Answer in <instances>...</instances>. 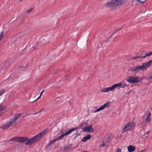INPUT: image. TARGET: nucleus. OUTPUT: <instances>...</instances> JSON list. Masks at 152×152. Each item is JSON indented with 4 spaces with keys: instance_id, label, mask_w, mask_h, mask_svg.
<instances>
[{
    "instance_id": "f257e3e1",
    "label": "nucleus",
    "mask_w": 152,
    "mask_h": 152,
    "mask_svg": "<svg viewBox=\"0 0 152 152\" xmlns=\"http://www.w3.org/2000/svg\"><path fill=\"white\" fill-rule=\"evenodd\" d=\"M47 132V130L46 129L42 132L31 139L25 137H15L10 139L9 141H13L25 143L26 145H31L36 142Z\"/></svg>"
},
{
    "instance_id": "f03ea898",
    "label": "nucleus",
    "mask_w": 152,
    "mask_h": 152,
    "mask_svg": "<svg viewBox=\"0 0 152 152\" xmlns=\"http://www.w3.org/2000/svg\"><path fill=\"white\" fill-rule=\"evenodd\" d=\"M21 114L19 113L16 114L9 121L7 122L5 124L3 125L1 127V128L2 129L4 130L8 129L10 127L12 126V124L21 116Z\"/></svg>"
},
{
    "instance_id": "7ed1b4c3",
    "label": "nucleus",
    "mask_w": 152,
    "mask_h": 152,
    "mask_svg": "<svg viewBox=\"0 0 152 152\" xmlns=\"http://www.w3.org/2000/svg\"><path fill=\"white\" fill-rule=\"evenodd\" d=\"M152 64V60H149L147 62L143 63L141 66H137L133 67L132 69V71H139L140 70H144L146 69Z\"/></svg>"
},
{
    "instance_id": "20e7f679",
    "label": "nucleus",
    "mask_w": 152,
    "mask_h": 152,
    "mask_svg": "<svg viewBox=\"0 0 152 152\" xmlns=\"http://www.w3.org/2000/svg\"><path fill=\"white\" fill-rule=\"evenodd\" d=\"M125 2V1H111L107 3L105 5L107 7H115L123 4Z\"/></svg>"
},
{
    "instance_id": "39448f33",
    "label": "nucleus",
    "mask_w": 152,
    "mask_h": 152,
    "mask_svg": "<svg viewBox=\"0 0 152 152\" xmlns=\"http://www.w3.org/2000/svg\"><path fill=\"white\" fill-rule=\"evenodd\" d=\"M123 83H120L118 84H115L111 87H109L106 88H104L101 90L102 92H107L113 90L115 88L117 87H118L122 85Z\"/></svg>"
},
{
    "instance_id": "423d86ee",
    "label": "nucleus",
    "mask_w": 152,
    "mask_h": 152,
    "mask_svg": "<svg viewBox=\"0 0 152 152\" xmlns=\"http://www.w3.org/2000/svg\"><path fill=\"white\" fill-rule=\"evenodd\" d=\"M135 125V124L133 123H129L125 125L122 130L124 132H125L126 131L132 130Z\"/></svg>"
},
{
    "instance_id": "0eeeda50",
    "label": "nucleus",
    "mask_w": 152,
    "mask_h": 152,
    "mask_svg": "<svg viewBox=\"0 0 152 152\" xmlns=\"http://www.w3.org/2000/svg\"><path fill=\"white\" fill-rule=\"evenodd\" d=\"M127 80L130 83H138V78L137 77H133L132 76L129 77V79Z\"/></svg>"
},
{
    "instance_id": "6e6552de",
    "label": "nucleus",
    "mask_w": 152,
    "mask_h": 152,
    "mask_svg": "<svg viewBox=\"0 0 152 152\" xmlns=\"http://www.w3.org/2000/svg\"><path fill=\"white\" fill-rule=\"evenodd\" d=\"M143 53H142L140 56H137V57L133 58H132V59L134 60L137 58H145L146 57L148 56H150L151 55H152V52H150L149 53L147 54L145 53V56H143Z\"/></svg>"
},
{
    "instance_id": "1a4fd4ad",
    "label": "nucleus",
    "mask_w": 152,
    "mask_h": 152,
    "mask_svg": "<svg viewBox=\"0 0 152 152\" xmlns=\"http://www.w3.org/2000/svg\"><path fill=\"white\" fill-rule=\"evenodd\" d=\"M110 104V102H107L106 103L104 104L103 106L99 107L98 109H97L94 110L95 112H96L101 110L104 109L105 107L107 106Z\"/></svg>"
},
{
    "instance_id": "9d476101",
    "label": "nucleus",
    "mask_w": 152,
    "mask_h": 152,
    "mask_svg": "<svg viewBox=\"0 0 152 152\" xmlns=\"http://www.w3.org/2000/svg\"><path fill=\"white\" fill-rule=\"evenodd\" d=\"M93 129L92 126H88L85 127L83 129V131L87 132H91L93 131Z\"/></svg>"
},
{
    "instance_id": "9b49d317",
    "label": "nucleus",
    "mask_w": 152,
    "mask_h": 152,
    "mask_svg": "<svg viewBox=\"0 0 152 152\" xmlns=\"http://www.w3.org/2000/svg\"><path fill=\"white\" fill-rule=\"evenodd\" d=\"M78 128V127H74L71 129L70 130H69V131L66 132L64 134H62L63 135H64V136H66L68 135V134H70L72 132L75 131L76 129H77Z\"/></svg>"
},
{
    "instance_id": "f8f14e48",
    "label": "nucleus",
    "mask_w": 152,
    "mask_h": 152,
    "mask_svg": "<svg viewBox=\"0 0 152 152\" xmlns=\"http://www.w3.org/2000/svg\"><path fill=\"white\" fill-rule=\"evenodd\" d=\"M128 151L129 152H134L135 150V148L132 145H130L127 148Z\"/></svg>"
},
{
    "instance_id": "ddd939ff",
    "label": "nucleus",
    "mask_w": 152,
    "mask_h": 152,
    "mask_svg": "<svg viewBox=\"0 0 152 152\" xmlns=\"http://www.w3.org/2000/svg\"><path fill=\"white\" fill-rule=\"evenodd\" d=\"M145 1H132L133 4L135 5H137L140 3L142 4L145 2Z\"/></svg>"
},
{
    "instance_id": "4468645a",
    "label": "nucleus",
    "mask_w": 152,
    "mask_h": 152,
    "mask_svg": "<svg viewBox=\"0 0 152 152\" xmlns=\"http://www.w3.org/2000/svg\"><path fill=\"white\" fill-rule=\"evenodd\" d=\"M91 135L90 134L88 135L83 138L82 141L83 142H86L87 140L90 139L91 138Z\"/></svg>"
},
{
    "instance_id": "2eb2a0df",
    "label": "nucleus",
    "mask_w": 152,
    "mask_h": 152,
    "mask_svg": "<svg viewBox=\"0 0 152 152\" xmlns=\"http://www.w3.org/2000/svg\"><path fill=\"white\" fill-rule=\"evenodd\" d=\"M6 107L2 105H0V111L2 112L4 111H5Z\"/></svg>"
},
{
    "instance_id": "dca6fc26",
    "label": "nucleus",
    "mask_w": 152,
    "mask_h": 152,
    "mask_svg": "<svg viewBox=\"0 0 152 152\" xmlns=\"http://www.w3.org/2000/svg\"><path fill=\"white\" fill-rule=\"evenodd\" d=\"M71 147V145H67L64 147V150H67L70 148Z\"/></svg>"
},
{
    "instance_id": "f3484780",
    "label": "nucleus",
    "mask_w": 152,
    "mask_h": 152,
    "mask_svg": "<svg viewBox=\"0 0 152 152\" xmlns=\"http://www.w3.org/2000/svg\"><path fill=\"white\" fill-rule=\"evenodd\" d=\"M4 35V33L3 32H2L1 33L0 35V41L3 39Z\"/></svg>"
},
{
    "instance_id": "a211bd4d",
    "label": "nucleus",
    "mask_w": 152,
    "mask_h": 152,
    "mask_svg": "<svg viewBox=\"0 0 152 152\" xmlns=\"http://www.w3.org/2000/svg\"><path fill=\"white\" fill-rule=\"evenodd\" d=\"M151 120V119L150 118V117H149L147 116L146 117L145 120V121L146 122L148 123L149 121H150Z\"/></svg>"
},
{
    "instance_id": "6ab92c4d",
    "label": "nucleus",
    "mask_w": 152,
    "mask_h": 152,
    "mask_svg": "<svg viewBox=\"0 0 152 152\" xmlns=\"http://www.w3.org/2000/svg\"><path fill=\"white\" fill-rule=\"evenodd\" d=\"M5 90L3 89L0 91V96L2 95L5 92Z\"/></svg>"
},
{
    "instance_id": "aec40b11",
    "label": "nucleus",
    "mask_w": 152,
    "mask_h": 152,
    "mask_svg": "<svg viewBox=\"0 0 152 152\" xmlns=\"http://www.w3.org/2000/svg\"><path fill=\"white\" fill-rule=\"evenodd\" d=\"M57 141V140L54 139L50 141V145H51L54 143L55 142Z\"/></svg>"
},
{
    "instance_id": "412c9836",
    "label": "nucleus",
    "mask_w": 152,
    "mask_h": 152,
    "mask_svg": "<svg viewBox=\"0 0 152 152\" xmlns=\"http://www.w3.org/2000/svg\"><path fill=\"white\" fill-rule=\"evenodd\" d=\"M44 90H43L42 91V92H41V94H40L39 96V97L36 100H35L34 101H33L32 102V103H33V102H36L37 100L38 99H39L40 97L42 95V93H43V92L44 91Z\"/></svg>"
},
{
    "instance_id": "4be33fe9",
    "label": "nucleus",
    "mask_w": 152,
    "mask_h": 152,
    "mask_svg": "<svg viewBox=\"0 0 152 152\" xmlns=\"http://www.w3.org/2000/svg\"><path fill=\"white\" fill-rule=\"evenodd\" d=\"M64 135H63L62 134H61V136H58L56 139V140H58L60 139L61 138L64 137Z\"/></svg>"
},
{
    "instance_id": "5701e85b",
    "label": "nucleus",
    "mask_w": 152,
    "mask_h": 152,
    "mask_svg": "<svg viewBox=\"0 0 152 152\" xmlns=\"http://www.w3.org/2000/svg\"><path fill=\"white\" fill-rule=\"evenodd\" d=\"M34 8H32L31 9H30L29 10H28L26 11V12L27 13H28L29 12H30L31 11H32V10L34 9Z\"/></svg>"
},
{
    "instance_id": "b1692460",
    "label": "nucleus",
    "mask_w": 152,
    "mask_h": 152,
    "mask_svg": "<svg viewBox=\"0 0 152 152\" xmlns=\"http://www.w3.org/2000/svg\"><path fill=\"white\" fill-rule=\"evenodd\" d=\"M121 149L120 148H118L117 149V150L116 151V152H121Z\"/></svg>"
},
{
    "instance_id": "393cba45",
    "label": "nucleus",
    "mask_w": 152,
    "mask_h": 152,
    "mask_svg": "<svg viewBox=\"0 0 152 152\" xmlns=\"http://www.w3.org/2000/svg\"><path fill=\"white\" fill-rule=\"evenodd\" d=\"M44 109H42V110H40V111H39L38 112H37V113H35V114H37L38 113H40L41 111H42V110H44Z\"/></svg>"
},
{
    "instance_id": "a878e982",
    "label": "nucleus",
    "mask_w": 152,
    "mask_h": 152,
    "mask_svg": "<svg viewBox=\"0 0 152 152\" xmlns=\"http://www.w3.org/2000/svg\"><path fill=\"white\" fill-rule=\"evenodd\" d=\"M151 115V113L150 112H149L148 113V115L147 116H149V117H150Z\"/></svg>"
},
{
    "instance_id": "bb28decb",
    "label": "nucleus",
    "mask_w": 152,
    "mask_h": 152,
    "mask_svg": "<svg viewBox=\"0 0 152 152\" xmlns=\"http://www.w3.org/2000/svg\"><path fill=\"white\" fill-rule=\"evenodd\" d=\"M101 145L102 146L104 147L105 145V144H102Z\"/></svg>"
},
{
    "instance_id": "cd10ccee",
    "label": "nucleus",
    "mask_w": 152,
    "mask_h": 152,
    "mask_svg": "<svg viewBox=\"0 0 152 152\" xmlns=\"http://www.w3.org/2000/svg\"><path fill=\"white\" fill-rule=\"evenodd\" d=\"M3 114L2 112H1V111H0V116L1 115Z\"/></svg>"
},
{
    "instance_id": "c85d7f7f",
    "label": "nucleus",
    "mask_w": 152,
    "mask_h": 152,
    "mask_svg": "<svg viewBox=\"0 0 152 152\" xmlns=\"http://www.w3.org/2000/svg\"><path fill=\"white\" fill-rule=\"evenodd\" d=\"M149 134V131H148V132L147 133V134Z\"/></svg>"
},
{
    "instance_id": "c756f323",
    "label": "nucleus",
    "mask_w": 152,
    "mask_h": 152,
    "mask_svg": "<svg viewBox=\"0 0 152 152\" xmlns=\"http://www.w3.org/2000/svg\"><path fill=\"white\" fill-rule=\"evenodd\" d=\"M150 78L151 79H152V75H151V76H150Z\"/></svg>"
},
{
    "instance_id": "7c9ffc66",
    "label": "nucleus",
    "mask_w": 152,
    "mask_h": 152,
    "mask_svg": "<svg viewBox=\"0 0 152 152\" xmlns=\"http://www.w3.org/2000/svg\"><path fill=\"white\" fill-rule=\"evenodd\" d=\"M143 151H141V152H143Z\"/></svg>"
},
{
    "instance_id": "2f4dec72",
    "label": "nucleus",
    "mask_w": 152,
    "mask_h": 152,
    "mask_svg": "<svg viewBox=\"0 0 152 152\" xmlns=\"http://www.w3.org/2000/svg\"><path fill=\"white\" fill-rule=\"evenodd\" d=\"M145 54L144 55V54L143 53V56H145Z\"/></svg>"
},
{
    "instance_id": "473e14b6",
    "label": "nucleus",
    "mask_w": 152,
    "mask_h": 152,
    "mask_svg": "<svg viewBox=\"0 0 152 152\" xmlns=\"http://www.w3.org/2000/svg\"><path fill=\"white\" fill-rule=\"evenodd\" d=\"M85 152V151H84V152Z\"/></svg>"
}]
</instances>
